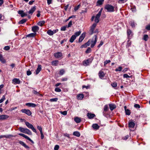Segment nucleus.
Segmentation results:
<instances>
[{
	"instance_id": "nucleus-1",
	"label": "nucleus",
	"mask_w": 150,
	"mask_h": 150,
	"mask_svg": "<svg viewBox=\"0 0 150 150\" xmlns=\"http://www.w3.org/2000/svg\"><path fill=\"white\" fill-rule=\"evenodd\" d=\"M19 130L21 132L28 135H31L32 132L29 129L27 128H25L22 127H19L18 128Z\"/></svg>"
},
{
	"instance_id": "nucleus-2",
	"label": "nucleus",
	"mask_w": 150,
	"mask_h": 150,
	"mask_svg": "<svg viewBox=\"0 0 150 150\" xmlns=\"http://www.w3.org/2000/svg\"><path fill=\"white\" fill-rule=\"evenodd\" d=\"M104 8L108 12H113L115 11L114 7L110 4L106 5Z\"/></svg>"
},
{
	"instance_id": "nucleus-3",
	"label": "nucleus",
	"mask_w": 150,
	"mask_h": 150,
	"mask_svg": "<svg viewBox=\"0 0 150 150\" xmlns=\"http://www.w3.org/2000/svg\"><path fill=\"white\" fill-rule=\"evenodd\" d=\"M25 125L29 128L31 129L35 133H37L36 129L32 125L30 124L29 122H25Z\"/></svg>"
},
{
	"instance_id": "nucleus-4",
	"label": "nucleus",
	"mask_w": 150,
	"mask_h": 150,
	"mask_svg": "<svg viewBox=\"0 0 150 150\" xmlns=\"http://www.w3.org/2000/svg\"><path fill=\"white\" fill-rule=\"evenodd\" d=\"M102 8H101L100 10L99 11L98 13L95 16V19L94 20L97 23H98L99 21V18L101 15Z\"/></svg>"
},
{
	"instance_id": "nucleus-5",
	"label": "nucleus",
	"mask_w": 150,
	"mask_h": 150,
	"mask_svg": "<svg viewBox=\"0 0 150 150\" xmlns=\"http://www.w3.org/2000/svg\"><path fill=\"white\" fill-rule=\"evenodd\" d=\"M97 41V36L96 35H95L94 37H93L92 40H91V47L93 48L94 47L96 44Z\"/></svg>"
},
{
	"instance_id": "nucleus-6",
	"label": "nucleus",
	"mask_w": 150,
	"mask_h": 150,
	"mask_svg": "<svg viewBox=\"0 0 150 150\" xmlns=\"http://www.w3.org/2000/svg\"><path fill=\"white\" fill-rule=\"evenodd\" d=\"M21 111L22 112L25 113L28 116L31 115L32 114L31 111L28 109H22Z\"/></svg>"
},
{
	"instance_id": "nucleus-7",
	"label": "nucleus",
	"mask_w": 150,
	"mask_h": 150,
	"mask_svg": "<svg viewBox=\"0 0 150 150\" xmlns=\"http://www.w3.org/2000/svg\"><path fill=\"white\" fill-rule=\"evenodd\" d=\"M92 62L90 59H88L86 60H84L83 62V64L84 66H87L88 65Z\"/></svg>"
},
{
	"instance_id": "nucleus-8",
	"label": "nucleus",
	"mask_w": 150,
	"mask_h": 150,
	"mask_svg": "<svg viewBox=\"0 0 150 150\" xmlns=\"http://www.w3.org/2000/svg\"><path fill=\"white\" fill-rule=\"evenodd\" d=\"M18 135L21 136L27 139L32 143H33L34 142L33 140H32L28 136L25 135V134H22V133H19L18 134Z\"/></svg>"
},
{
	"instance_id": "nucleus-9",
	"label": "nucleus",
	"mask_w": 150,
	"mask_h": 150,
	"mask_svg": "<svg viewBox=\"0 0 150 150\" xmlns=\"http://www.w3.org/2000/svg\"><path fill=\"white\" fill-rule=\"evenodd\" d=\"M96 25L97 24L96 23H93L91 26L90 30V32H91V34H92L93 33H94V30Z\"/></svg>"
},
{
	"instance_id": "nucleus-10",
	"label": "nucleus",
	"mask_w": 150,
	"mask_h": 150,
	"mask_svg": "<svg viewBox=\"0 0 150 150\" xmlns=\"http://www.w3.org/2000/svg\"><path fill=\"white\" fill-rule=\"evenodd\" d=\"M12 83L14 84H19L21 83V81L19 79L14 78L12 80Z\"/></svg>"
},
{
	"instance_id": "nucleus-11",
	"label": "nucleus",
	"mask_w": 150,
	"mask_h": 150,
	"mask_svg": "<svg viewBox=\"0 0 150 150\" xmlns=\"http://www.w3.org/2000/svg\"><path fill=\"white\" fill-rule=\"evenodd\" d=\"M54 56L57 58L62 57V53L60 52H58L55 53L54 54Z\"/></svg>"
},
{
	"instance_id": "nucleus-12",
	"label": "nucleus",
	"mask_w": 150,
	"mask_h": 150,
	"mask_svg": "<svg viewBox=\"0 0 150 150\" xmlns=\"http://www.w3.org/2000/svg\"><path fill=\"white\" fill-rule=\"evenodd\" d=\"M85 35H86L85 33H83L81 34V35L80 36V37H79V42H82L83 41V39H84V38L85 37Z\"/></svg>"
},
{
	"instance_id": "nucleus-13",
	"label": "nucleus",
	"mask_w": 150,
	"mask_h": 150,
	"mask_svg": "<svg viewBox=\"0 0 150 150\" xmlns=\"http://www.w3.org/2000/svg\"><path fill=\"white\" fill-rule=\"evenodd\" d=\"M36 9V7L35 6L31 8L30 11L28 12V13L29 14L32 15Z\"/></svg>"
},
{
	"instance_id": "nucleus-14",
	"label": "nucleus",
	"mask_w": 150,
	"mask_h": 150,
	"mask_svg": "<svg viewBox=\"0 0 150 150\" xmlns=\"http://www.w3.org/2000/svg\"><path fill=\"white\" fill-rule=\"evenodd\" d=\"M127 33L128 38L130 39L132 35L131 31L129 29H128L127 31Z\"/></svg>"
},
{
	"instance_id": "nucleus-15",
	"label": "nucleus",
	"mask_w": 150,
	"mask_h": 150,
	"mask_svg": "<svg viewBox=\"0 0 150 150\" xmlns=\"http://www.w3.org/2000/svg\"><path fill=\"white\" fill-rule=\"evenodd\" d=\"M9 117V116L6 115H0V120H4L8 118Z\"/></svg>"
},
{
	"instance_id": "nucleus-16",
	"label": "nucleus",
	"mask_w": 150,
	"mask_h": 150,
	"mask_svg": "<svg viewBox=\"0 0 150 150\" xmlns=\"http://www.w3.org/2000/svg\"><path fill=\"white\" fill-rule=\"evenodd\" d=\"M25 105L29 107H31L33 108L35 107L36 106V105L33 103H27L25 104Z\"/></svg>"
},
{
	"instance_id": "nucleus-17",
	"label": "nucleus",
	"mask_w": 150,
	"mask_h": 150,
	"mask_svg": "<svg viewBox=\"0 0 150 150\" xmlns=\"http://www.w3.org/2000/svg\"><path fill=\"white\" fill-rule=\"evenodd\" d=\"M98 75L100 78L101 79H103L105 75L103 72L102 71L99 72Z\"/></svg>"
},
{
	"instance_id": "nucleus-18",
	"label": "nucleus",
	"mask_w": 150,
	"mask_h": 150,
	"mask_svg": "<svg viewBox=\"0 0 150 150\" xmlns=\"http://www.w3.org/2000/svg\"><path fill=\"white\" fill-rule=\"evenodd\" d=\"M87 115L88 117V118L90 119L93 118L95 116L94 114L89 113H87Z\"/></svg>"
},
{
	"instance_id": "nucleus-19",
	"label": "nucleus",
	"mask_w": 150,
	"mask_h": 150,
	"mask_svg": "<svg viewBox=\"0 0 150 150\" xmlns=\"http://www.w3.org/2000/svg\"><path fill=\"white\" fill-rule=\"evenodd\" d=\"M18 13L21 15V16L22 17H23L27 16V14L24 13L23 11H18Z\"/></svg>"
},
{
	"instance_id": "nucleus-20",
	"label": "nucleus",
	"mask_w": 150,
	"mask_h": 150,
	"mask_svg": "<svg viewBox=\"0 0 150 150\" xmlns=\"http://www.w3.org/2000/svg\"><path fill=\"white\" fill-rule=\"evenodd\" d=\"M39 28L38 26H33L32 28V30L34 32H36L38 31Z\"/></svg>"
},
{
	"instance_id": "nucleus-21",
	"label": "nucleus",
	"mask_w": 150,
	"mask_h": 150,
	"mask_svg": "<svg viewBox=\"0 0 150 150\" xmlns=\"http://www.w3.org/2000/svg\"><path fill=\"white\" fill-rule=\"evenodd\" d=\"M110 109L111 110H113L116 108V105L114 104H110L109 105Z\"/></svg>"
},
{
	"instance_id": "nucleus-22",
	"label": "nucleus",
	"mask_w": 150,
	"mask_h": 150,
	"mask_svg": "<svg viewBox=\"0 0 150 150\" xmlns=\"http://www.w3.org/2000/svg\"><path fill=\"white\" fill-rule=\"evenodd\" d=\"M41 69V65L40 64H39L38 66V67L36 71V74H38L39 73Z\"/></svg>"
},
{
	"instance_id": "nucleus-23",
	"label": "nucleus",
	"mask_w": 150,
	"mask_h": 150,
	"mask_svg": "<svg viewBox=\"0 0 150 150\" xmlns=\"http://www.w3.org/2000/svg\"><path fill=\"white\" fill-rule=\"evenodd\" d=\"M20 144L22 145L24 147H25V148L26 149H29V147L25 143L23 142L22 141H20L19 142Z\"/></svg>"
},
{
	"instance_id": "nucleus-24",
	"label": "nucleus",
	"mask_w": 150,
	"mask_h": 150,
	"mask_svg": "<svg viewBox=\"0 0 150 150\" xmlns=\"http://www.w3.org/2000/svg\"><path fill=\"white\" fill-rule=\"evenodd\" d=\"M92 127L94 129L96 130L98 129L99 128V126L97 124H93L92 125Z\"/></svg>"
},
{
	"instance_id": "nucleus-25",
	"label": "nucleus",
	"mask_w": 150,
	"mask_h": 150,
	"mask_svg": "<svg viewBox=\"0 0 150 150\" xmlns=\"http://www.w3.org/2000/svg\"><path fill=\"white\" fill-rule=\"evenodd\" d=\"M76 36L75 35H72L69 40L70 42L71 43L73 42L74 40L76 39Z\"/></svg>"
},
{
	"instance_id": "nucleus-26",
	"label": "nucleus",
	"mask_w": 150,
	"mask_h": 150,
	"mask_svg": "<svg viewBox=\"0 0 150 150\" xmlns=\"http://www.w3.org/2000/svg\"><path fill=\"white\" fill-rule=\"evenodd\" d=\"M0 61L3 63L6 62L5 60L3 57L2 55L1 54H0Z\"/></svg>"
},
{
	"instance_id": "nucleus-27",
	"label": "nucleus",
	"mask_w": 150,
	"mask_h": 150,
	"mask_svg": "<svg viewBox=\"0 0 150 150\" xmlns=\"http://www.w3.org/2000/svg\"><path fill=\"white\" fill-rule=\"evenodd\" d=\"M84 97V96L83 94H79L77 95V98L78 99L81 100Z\"/></svg>"
},
{
	"instance_id": "nucleus-28",
	"label": "nucleus",
	"mask_w": 150,
	"mask_h": 150,
	"mask_svg": "<svg viewBox=\"0 0 150 150\" xmlns=\"http://www.w3.org/2000/svg\"><path fill=\"white\" fill-rule=\"evenodd\" d=\"M73 135L76 136L77 137H79L80 136V134L79 132L78 131H75L73 133Z\"/></svg>"
},
{
	"instance_id": "nucleus-29",
	"label": "nucleus",
	"mask_w": 150,
	"mask_h": 150,
	"mask_svg": "<svg viewBox=\"0 0 150 150\" xmlns=\"http://www.w3.org/2000/svg\"><path fill=\"white\" fill-rule=\"evenodd\" d=\"M74 120L77 123H79L81 121L80 118L78 117H75L74 119Z\"/></svg>"
},
{
	"instance_id": "nucleus-30",
	"label": "nucleus",
	"mask_w": 150,
	"mask_h": 150,
	"mask_svg": "<svg viewBox=\"0 0 150 150\" xmlns=\"http://www.w3.org/2000/svg\"><path fill=\"white\" fill-rule=\"evenodd\" d=\"M135 123L132 122H130L129 123V126L130 128H133L134 126Z\"/></svg>"
},
{
	"instance_id": "nucleus-31",
	"label": "nucleus",
	"mask_w": 150,
	"mask_h": 150,
	"mask_svg": "<svg viewBox=\"0 0 150 150\" xmlns=\"http://www.w3.org/2000/svg\"><path fill=\"white\" fill-rule=\"evenodd\" d=\"M59 63V61L57 60H56L52 62V65L54 66L57 65Z\"/></svg>"
},
{
	"instance_id": "nucleus-32",
	"label": "nucleus",
	"mask_w": 150,
	"mask_h": 150,
	"mask_svg": "<svg viewBox=\"0 0 150 150\" xmlns=\"http://www.w3.org/2000/svg\"><path fill=\"white\" fill-rule=\"evenodd\" d=\"M124 108L125 109L126 114L127 115H129L130 114V110L128 109H126V106H125Z\"/></svg>"
},
{
	"instance_id": "nucleus-33",
	"label": "nucleus",
	"mask_w": 150,
	"mask_h": 150,
	"mask_svg": "<svg viewBox=\"0 0 150 150\" xmlns=\"http://www.w3.org/2000/svg\"><path fill=\"white\" fill-rule=\"evenodd\" d=\"M104 1V0H98L97 2V4L98 5H102Z\"/></svg>"
},
{
	"instance_id": "nucleus-34",
	"label": "nucleus",
	"mask_w": 150,
	"mask_h": 150,
	"mask_svg": "<svg viewBox=\"0 0 150 150\" xmlns=\"http://www.w3.org/2000/svg\"><path fill=\"white\" fill-rule=\"evenodd\" d=\"M27 21V19H23L21 20V21H20L19 22V24H23L24 23H25Z\"/></svg>"
},
{
	"instance_id": "nucleus-35",
	"label": "nucleus",
	"mask_w": 150,
	"mask_h": 150,
	"mask_svg": "<svg viewBox=\"0 0 150 150\" xmlns=\"http://www.w3.org/2000/svg\"><path fill=\"white\" fill-rule=\"evenodd\" d=\"M45 23V21H40L38 23L39 25L42 26Z\"/></svg>"
},
{
	"instance_id": "nucleus-36",
	"label": "nucleus",
	"mask_w": 150,
	"mask_h": 150,
	"mask_svg": "<svg viewBox=\"0 0 150 150\" xmlns=\"http://www.w3.org/2000/svg\"><path fill=\"white\" fill-rule=\"evenodd\" d=\"M122 69V67L121 66H119L118 68L115 69V71H120Z\"/></svg>"
},
{
	"instance_id": "nucleus-37",
	"label": "nucleus",
	"mask_w": 150,
	"mask_h": 150,
	"mask_svg": "<svg viewBox=\"0 0 150 150\" xmlns=\"http://www.w3.org/2000/svg\"><path fill=\"white\" fill-rule=\"evenodd\" d=\"M47 33L50 35H53L52 31L50 30H48L47 32Z\"/></svg>"
},
{
	"instance_id": "nucleus-38",
	"label": "nucleus",
	"mask_w": 150,
	"mask_h": 150,
	"mask_svg": "<svg viewBox=\"0 0 150 150\" xmlns=\"http://www.w3.org/2000/svg\"><path fill=\"white\" fill-rule=\"evenodd\" d=\"M112 86L114 88H116L117 86V84L115 82H114L111 84Z\"/></svg>"
},
{
	"instance_id": "nucleus-39",
	"label": "nucleus",
	"mask_w": 150,
	"mask_h": 150,
	"mask_svg": "<svg viewBox=\"0 0 150 150\" xmlns=\"http://www.w3.org/2000/svg\"><path fill=\"white\" fill-rule=\"evenodd\" d=\"M36 34V33H32L28 35H27V37H34Z\"/></svg>"
},
{
	"instance_id": "nucleus-40",
	"label": "nucleus",
	"mask_w": 150,
	"mask_h": 150,
	"mask_svg": "<svg viewBox=\"0 0 150 150\" xmlns=\"http://www.w3.org/2000/svg\"><path fill=\"white\" fill-rule=\"evenodd\" d=\"M58 99L57 98H55L50 99V101L51 102H57V101Z\"/></svg>"
},
{
	"instance_id": "nucleus-41",
	"label": "nucleus",
	"mask_w": 150,
	"mask_h": 150,
	"mask_svg": "<svg viewBox=\"0 0 150 150\" xmlns=\"http://www.w3.org/2000/svg\"><path fill=\"white\" fill-rule=\"evenodd\" d=\"M148 36L147 35H144L143 37V39L145 41H146L148 40Z\"/></svg>"
},
{
	"instance_id": "nucleus-42",
	"label": "nucleus",
	"mask_w": 150,
	"mask_h": 150,
	"mask_svg": "<svg viewBox=\"0 0 150 150\" xmlns=\"http://www.w3.org/2000/svg\"><path fill=\"white\" fill-rule=\"evenodd\" d=\"M81 33V31H79L76 32L75 33L74 35H75L76 37L79 36L80 34Z\"/></svg>"
},
{
	"instance_id": "nucleus-43",
	"label": "nucleus",
	"mask_w": 150,
	"mask_h": 150,
	"mask_svg": "<svg viewBox=\"0 0 150 150\" xmlns=\"http://www.w3.org/2000/svg\"><path fill=\"white\" fill-rule=\"evenodd\" d=\"M108 107L107 105H105L104 107V111L105 112H106L107 111Z\"/></svg>"
},
{
	"instance_id": "nucleus-44",
	"label": "nucleus",
	"mask_w": 150,
	"mask_h": 150,
	"mask_svg": "<svg viewBox=\"0 0 150 150\" xmlns=\"http://www.w3.org/2000/svg\"><path fill=\"white\" fill-rule=\"evenodd\" d=\"M65 71L64 69H61L59 71V74L61 75H63Z\"/></svg>"
},
{
	"instance_id": "nucleus-45",
	"label": "nucleus",
	"mask_w": 150,
	"mask_h": 150,
	"mask_svg": "<svg viewBox=\"0 0 150 150\" xmlns=\"http://www.w3.org/2000/svg\"><path fill=\"white\" fill-rule=\"evenodd\" d=\"M91 49L90 47H88L86 50V53H89L91 52Z\"/></svg>"
},
{
	"instance_id": "nucleus-46",
	"label": "nucleus",
	"mask_w": 150,
	"mask_h": 150,
	"mask_svg": "<svg viewBox=\"0 0 150 150\" xmlns=\"http://www.w3.org/2000/svg\"><path fill=\"white\" fill-rule=\"evenodd\" d=\"M55 91L57 92H60L61 91V90L59 88L57 87L55 88Z\"/></svg>"
},
{
	"instance_id": "nucleus-47",
	"label": "nucleus",
	"mask_w": 150,
	"mask_h": 150,
	"mask_svg": "<svg viewBox=\"0 0 150 150\" xmlns=\"http://www.w3.org/2000/svg\"><path fill=\"white\" fill-rule=\"evenodd\" d=\"M37 128L39 130L40 132H42V128L40 126H38Z\"/></svg>"
},
{
	"instance_id": "nucleus-48",
	"label": "nucleus",
	"mask_w": 150,
	"mask_h": 150,
	"mask_svg": "<svg viewBox=\"0 0 150 150\" xmlns=\"http://www.w3.org/2000/svg\"><path fill=\"white\" fill-rule=\"evenodd\" d=\"M127 0H119L118 2L119 3L121 4L124 3L127 1Z\"/></svg>"
},
{
	"instance_id": "nucleus-49",
	"label": "nucleus",
	"mask_w": 150,
	"mask_h": 150,
	"mask_svg": "<svg viewBox=\"0 0 150 150\" xmlns=\"http://www.w3.org/2000/svg\"><path fill=\"white\" fill-rule=\"evenodd\" d=\"M110 61L109 60H106L104 62V66L106 65L108 63H110Z\"/></svg>"
},
{
	"instance_id": "nucleus-50",
	"label": "nucleus",
	"mask_w": 150,
	"mask_h": 150,
	"mask_svg": "<svg viewBox=\"0 0 150 150\" xmlns=\"http://www.w3.org/2000/svg\"><path fill=\"white\" fill-rule=\"evenodd\" d=\"M10 47L9 46H5L4 48V49L6 50H9Z\"/></svg>"
},
{
	"instance_id": "nucleus-51",
	"label": "nucleus",
	"mask_w": 150,
	"mask_h": 150,
	"mask_svg": "<svg viewBox=\"0 0 150 150\" xmlns=\"http://www.w3.org/2000/svg\"><path fill=\"white\" fill-rule=\"evenodd\" d=\"M59 148V145H56L54 147V150H58Z\"/></svg>"
},
{
	"instance_id": "nucleus-52",
	"label": "nucleus",
	"mask_w": 150,
	"mask_h": 150,
	"mask_svg": "<svg viewBox=\"0 0 150 150\" xmlns=\"http://www.w3.org/2000/svg\"><path fill=\"white\" fill-rule=\"evenodd\" d=\"M80 6V5H78L77 6L75 7L74 9L75 11H77L79 8Z\"/></svg>"
},
{
	"instance_id": "nucleus-53",
	"label": "nucleus",
	"mask_w": 150,
	"mask_h": 150,
	"mask_svg": "<svg viewBox=\"0 0 150 150\" xmlns=\"http://www.w3.org/2000/svg\"><path fill=\"white\" fill-rule=\"evenodd\" d=\"M13 136L11 135H4V137H5L6 138H9L10 137H13Z\"/></svg>"
},
{
	"instance_id": "nucleus-54",
	"label": "nucleus",
	"mask_w": 150,
	"mask_h": 150,
	"mask_svg": "<svg viewBox=\"0 0 150 150\" xmlns=\"http://www.w3.org/2000/svg\"><path fill=\"white\" fill-rule=\"evenodd\" d=\"M67 27L66 26H64L62 27L61 28V30L62 31H65L66 30Z\"/></svg>"
},
{
	"instance_id": "nucleus-55",
	"label": "nucleus",
	"mask_w": 150,
	"mask_h": 150,
	"mask_svg": "<svg viewBox=\"0 0 150 150\" xmlns=\"http://www.w3.org/2000/svg\"><path fill=\"white\" fill-rule=\"evenodd\" d=\"M61 113L63 115H66L67 114V112L66 111H64L63 112H61Z\"/></svg>"
},
{
	"instance_id": "nucleus-56",
	"label": "nucleus",
	"mask_w": 150,
	"mask_h": 150,
	"mask_svg": "<svg viewBox=\"0 0 150 150\" xmlns=\"http://www.w3.org/2000/svg\"><path fill=\"white\" fill-rule=\"evenodd\" d=\"M91 43V40H89L87 43H86V45L87 46L90 45Z\"/></svg>"
},
{
	"instance_id": "nucleus-57",
	"label": "nucleus",
	"mask_w": 150,
	"mask_h": 150,
	"mask_svg": "<svg viewBox=\"0 0 150 150\" xmlns=\"http://www.w3.org/2000/svg\"><path fill=\"white\" fill-rule=\"evenodd\" d=\"M72 25V22L71 21H70L68 25V28L70 27L71 25Z\"/></svg>"
},
{
	"instance_id": "nucleus-58",
	"label": "nucleus",
	"mask_w": 150,
	"mask_h": 150,
	"mask_svg": "<svg viewBox=\"0 0 150 150\" xmlns=\"http://www.w3.org/2000/svg\"><path fill=\"white\" fill-rule=\"evenodd\" d=\"M123 77L124 78H129L130 76L127 74H125L123 75Z\"/></svg>"
},
{
	"instance_id": "nucleus-59",
	"label": "nucleus",
	"mask_w": 150,
	"mask_h": 150,
	"mask_svg": "<svg viewBox=\"0 0 150 150\" xmlns=\"http://www.w3.org/2000/svg\"><path fill=\"white\" fill-rule=\"evenodd\" d=\"M31 74V71L30 70H28L27 71V74L28 76L30 75Z\"/></svg>"
},
{
	"instance_id": "nucleus-60",
	"label": "nucleus",
	"mask_w": 150,
	"mask_h": 150,
	"mask_svg": "<svg viewBox=\"0 0 150 150\" xmlns=\"http://www.w3.org/2000/svg\"><path fill=\"white\" fill-rule=\"evenodd\" d=\"M131 42L130 41V40H129L128 41H127V47H129L130 45H131Z\"/></svg>"
},
{
	"instance_id": "nucleus-61",
	"label": "nucleus",
	"mask_w": 150,
	"mask_h": 150,
	"mask_svg": "<svg viewBox=\"0 0 150 150\" xmlns=\"http://www.w3.org/2000/svg\"><path fill=\"white\" fill-rule=\"evenodd\" d=\"M134 107L136 108H140V106L138 104H135L134 105Z\"/></svg>"
},
{
	"instance_id": "nucleus-62",
	"label": "nucleus",
	"mask_w": 150,
	"mask_h": 150,
	"mask_svg": "<svg viewBox=\"0 0 150 150\" xmlns=\"http://www.w3.org/2000/svg\"><path fill=\"white\" fill-rule=\"evenodd\" d=\"M128 137H129V136H128V135H127L126 136H125V137H123L122 139H123L126 140L127 139Z\"/></svg>"
},
{
	"instance_id": "nucleus-63",
	"label": "nucleus",
	"mask_w": 150,
	"mask_h": 150,
	"mask_svg": "<svg viewBox=\"0 0 150 150\" xmlns=\"http://www.w3.org/2000/svg\"><path fill=\"white\" fill-rule=\"evenodd\" d=\"M61 80L62 81H65L67 80V79L66 77L63 78L61 79Z\"/></svg>"
},
{
	"instance_id": "nucleus-64",
	"label": "nucleus",
	"mask_w": 150,
	"mask_h": 150,
	"mask_svg": "<svg viewBox=\"0 0 150 150\" xmlns=\"http://www.w3.org/2000/svg\"><path fill=\"white\" fill-rule=\"evenodd\" d=\"M146 29L148 30H150V25H147L146 27Z\"/></svg>"
}]
</instances>
